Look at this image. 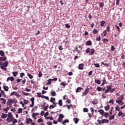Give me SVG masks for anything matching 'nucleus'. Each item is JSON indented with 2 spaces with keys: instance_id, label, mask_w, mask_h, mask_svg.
I'll list each match as a JSON object with an SVG mask.
<instances>
[{
  "instance_id": "obj_1",
  "label": "nucleus",
  "mask_w": 125,
  "mask_h": 125,
  "mask_svg": "<svg viewBox=\"0 0 125 125\" xmlns=\"http://www.w3.org/2000/svg\"><path fill=\"white\" fill-rule=\"evenodd\" d=\"M116 89V87L112 88V85H107L106 89L105 90L104 93H107L110 92V93H112L115 92Z\"/></svg>"
},
{
  "instance_id": "obj_2",
  "label": "nucleus",
  "mask_w": 125,
  "mask_h": 125,
  "mask_svg": "<svg viewBox=\"0 0 125 125\" xmlns=\"http://www.w3.org/2000/svg\"><path fill=\"white\" fill-rule=\"evenodd\" d=\"M95 50L94 49H91L90 47H87L85 49V53L89 54V56H93L94 54Z\"/></svg>"
},
{
  "instance_id": "obj_3",
  "label": "nucleus",
  "mask_w": 125,
  "mask_h": 125,
  "mask_svg": "<svg viewBox=\"0 0 125 125\" xmlns=\"http://www.w3.org/2000/svg\"><path fill=\"white\" fill-rule=\"evenodd\" d=\"M8 117L6 119L7 123H11L14 120V117H13V115L11 112H9L7 115Z\"/></svg>"
},
{
  "instance_id": "obj_4",
  "label": "nucleus",
  "mask_w": 125,
  "mask_h": 125,
  "mask_svg": "<svg viewBox=\"0 0 125 125\" xmlns=\"http://www.w3.org/2000/svg\"><path fill=\"white\" fill-rule=\"evenodd\" d=\"M7 66H8V62L5 61L4 63H2V65L0 66V68L5 72H6L7 71V68L5 67H7Z\"/></svg>"
},
{
  "instance_id": "obj_5",
  "label": "nucleus",
  "mask_w": 125,
  "mask_h": 125,
  "mask_svg": "<svg viewBox=\"0 0 125 125\" xmlns=\"http://www.w3.org/2000/svg\"><path fill=\"white\" fill-rule=\"evenodd\" d=\"M97 122L100 125H101L102 124H108L109 123V121L105 119H102L101 121L100 120V119H98Z\"/></svg>"
},
{
  "instance_id": "obj_6",
  "label": "nucleus",
  "mask_w": 125,
  "mask_h": 125,
  "mask_svg": "<svg viewBox=\"0 0 125 125\" xmlns=\"http://www.w3.org/2000/svg\"><path fill=\"white\" fill-rule=\"evenodd\" d=\"M13 103H14V100L10 99L7 102L6 105H7V106H9L10 108H12Z\"/></svg>"
},
{
  "instance_id": "obj_7",
  "label": "nucleus",
  "mask_w": 125,
  "mask_h": 125,
  "mask_svg": "<svg viewBox=\"0 0 125 125\" xmlns=\"http://www.w3.org/2000/svg\"><path fill=\"white\" fill-rule=\"evenodd\" d=\"M89 92V88L86 87L84 90V91L82 93V97L85 96L87 95V94Z\"/></svg>"
},
{
  "instance_id": "obj_8",
  "label": "nucleus",
  "mask_w": 125,
  "mask_h": 125,
  "mask_svg": "<svg viewBox=\"0 0 125 125\" xmlns=\"http://www.w3.org/2000/svg\"><path fill=\"white\" fill-rule=\"evenodd\" d=\"M0 100L1 104H2L3 105L5 104L6 103V100H5V99L3 98H1L0 99Z\"/></svg>"
},
{
  "instance_id": "obj_9",
  "label": "nucleus",
  "mask_w": 125,
  "mask_h": 125,
  "mask_svg": "<svg viewBox=\"0 0 125 125\" xmlns=\"http://www.w3.org/2000/svg\"><path fill=\"white\" fill-rule=\"evenodd\" d=\"M84 63H80V64H79L78 69L79 70H83L84 69Z\"/></svg>"
},
{
  "instance_id": "obj_10",
  "label": "nucleus",
  "mask_w": 125,
  "mask_h": 125,
  "mask_svg": "<svg viewBox=\"0 0 125 125\" xmlns=\"http://www.w3.org/2000/svg\"><path fill=\"white\" fill-rule=\"evenodd\" d=\"M98 112H99L100 115L102 116V117H101V119H103V117L104 115V111L103 109H99L98 110Z\"/></svg>"
},
{
  "instance_id": "obj_11",
  "label": "nucleus",
  "mask_w": 125,
  "mask_h": 125,
  "mask_svg": "<svg viewBox=\"0 0 125 125\" xmlns=\"http://www.w3.org/2000/svg\"><path fill=\"white\" fill-rule=\"evenodd\" d=\"M85 45L86 46H91L92 45V42L91 40H88V41L85 42Z\"/></svg>"
},
{
  "instance_id": "obj_12",
  "label": "nucleus",
  "mask_w": 125,
  "mask_h": 125,
  "mask_svg": "<svg viewBox=\"0 0 125 125\" xmlns=\"http://www.w3.org/2000/svg\"><path fill=\"white\" fill-rule=\"evenodd\" d=\"M14 80H15L14 77H13V76H11V77H8L7 78L6 81L9 82V81H11V82H13Z\"/></svg>"
},
{
  "instance_id": "obj_13",
  "label": "nucleus",
  "mask_w": 125,
  "mask_h": 125,
  "mask_svg": "<svg viewBox=\"0 0 125 125\" xmlns=\"http://www.w3.org/2000/svg\"><path fill=\"white\" fill-rule=\"evenodd\" d=\"M3 88L5 91H8V90L9 89V87L6 85H5V83L3 84Z\"/></svg>"
},
{
  "instance_id": "obj_14",
  "label": "nucleus",
  "mask_w": 125,
  "mask_h": 125,
  "mask_svg": "<svg viewBox=\"0 0 125 125\" xmlns=\"http://www.w3.org/2000/svg\"><path fill=\"white\" fill-rule=\"evenodd\" d=\"M38 115H40L39 113H33L32 114V117H33L34 120H36L37 119L36 116Z\"/></svg>"
},
{
  "instance_id": "obj_15",
  "label": "nucleus",
  "mask_w": 125,
  "mask_h": 125,
  "mask_svg": "<svg viewBox=\"0 0 125 125\" xmlns=\"http://www.w3.org/2000/svg\"><path fill=\"white\" fill-rule=\"evenodd\" d=\"M116 102L117 104H118L120 105H122L124 104V103H123V101H122V100H117Z\"/></svg>"
},
{
  "instance_id": "obj_16",
  "label": "nucleus",
  "mask_w": 125,
  "mask_h": 125,
  "mask_svg": "<svg viewBox=\"0 0 125 125\" xmlns=\"http://www.w3.org/2000/svg\"><path fill=\"white\" fill-rule=\"evenodd\" d=\"M106 25V23L104 21H101V26L104 27Z\"/></svg>"
},
{
  "instance_id": "obj_17",
  "label": "nucleus",
  "mask_w": 125,
  "mask_h": 125,
  "mask_svg": "<svg viewBox=\"0 0 125 125\" xmlns=\"http://www.w3.org/2000/svg\"><path fill=\"white\" fill-rule=\"evenodd\" d=\"M7 117V114L2 113L1 115V119H5Z\"/></svg>"
},
{
  "instance_id": "obj_18",
  "label": "nucleus",
  "mask_w": 125,
  "mask_h": 125,
  "mask_svg": "<svg viewBox=\"0 0 125 125\" xmlns=\"http://www.w3.org/2000/svg\"><path fill=\"white\" fill-rule=\"evenodd\" d=\"M26 121L27 124H28L29 125H30V124L32 123V119L31 118H26Z\"/></svg>"
},
{
  "instance_id": "obj_19",
  "label": "nucleus",
  "mask_w": 125,
  "mask_h": 125,
  "mask_svg": "<svg viewBox=\"0 0 125 125\" xmlns=\"http://www.w3.org/2000/svg\"><path fill=\"white\" fill-rule=\"evenodd\" d=\"M83 89V88L81 87H78L77 88V89L76 90V93L81 92V90Z\"/></svg>"
},
{
  "instance_id": "obj_20",
  "label": "nucleus",
  "mask_w": 125,
  "mask_h": 125,
  "mask_svg": "<svg viewBox=\"0 0 125 125\" xmlns=\"http://www.w3.org/2000/svg\"><path fill=\"white\" fill-rule=\"evenodd\" d=\"M52 79H49L48 80H47V83H46V84L47 85H50L52 83Z\"/></svg>"
},
{
  "instance_id": "obj_21",
  "label": "nucleus",
  "mask_w": 125,
  "mask_h": 125,
  "mask_svg": "<svg viewBox=\"0 0 125 125\" xmlns=\"http://www.w3.org/2000/svg\"><path fill=\"white\" fill-rule=\"evenodd\" d=\"M92 104H94V105H95V104H98V100L97 99L94 100L92 102Z\"/></svg>"
},
{
  "instance_id": "obj_22",
  "label": "nucleus",
  "mask_w": 125,
  "mask_h": 125,
  "mask_svg": "<svg viewBox=\"0 0 125 125\" xmlns=\"http://www.w3.org/2000/svg\"><path fill=\"white\" fill-rule=\"evenodd\" d=\"M58 104L59 105V106H60V107H62V106L63 105V103H62V100L60 99L59 100Z\"/></svg>"
},
{
  "instance_id": "obj_23",
  "label": "nucleus",
  "mask_w": 125,
  "mask_h": 125,
  "mask_svg": "<svg viewBox=\"0 0 125 125\" xmlns=\"http://www.w3.org/2000/svg\"><path fill=\"white\" fill-rule=\"evenodd\" d=\"M104 6V2H101L99 3V7L101 8H103Z\"/></svg>"
},
{
  "instance_id": "obj_24",
  "label": "nucleus",
  "mask_w": 125,
  "mask_h": 125,
  "mask_svg": "<svg viewBox=\"0 0 125 125\" xmlns=\"http://www.w3.org/2000/svg\"><path fill=\"white\" fill-rule=\"evenodd\" d=\"M73 120L74 121L75 124H77L79 123V119L78 118H74Z\"/></svg>"
},
{
  "instance_id": "obj_25",
  "label": "nucleus",
  "mask_w": 125,
  "mask_h": 125,
  "mask_svg": "<svg viewBox=\"0 0 125 125\" xmlns=\"http://www.w3.org/2000/svg\"><path fill=\"white\" fill-rule=\"evenodd\" d=\"M12 74H13V77H17V75H18V71H13Z\"/></svg>"
},
{
  "instance_id": "obj_26",
  "label": "nucleus",
  "mask_w": 125,
  "mask_h": 125,
  "mask_svg": "<svg viewBox=\"0 0 125 125\" xmlns=\"http://www.w3.org/2000/svg\"><path fill=\"white\" fill-rule=\"evenodd\" d=\"M105 84H107V82H106V80L105 79H104L103 80V83H101V86H103Z\"/></svg>"
},
{
  "instance_id": "obj_27",
  "label": "nucleus",
  "mask_w": 125,
  "mask_h": 125,
  "mask_svg": "<svg viewBox=\"0 0 125 125\" xmlns=\"http://www.w3.org/2000/svg\"><path fill=\"white\" fill-rule=\"evenodd\" d=\"M38 108V106L37 105H35L34 107H33V109H32V112H34L37 111V110Z\"/></svg>"
},
{
  "instance_id": "obj_28",
  "label": "nucleus",
  "mask_w": 125,
  "mask_h": 125,
  "mask_svg": "<svg viewBox=\"0 0 125 125\" xmlns=\"http://www.w3.org/2000/svg\"><path fill=\"white\" fill-rule=\"evenodd\" d=\"M7 58L5 57H0V61H5Z\"/></svg>"
},
{
  "instance_id": "obj_29",
  "label": "nucleus",
  "mask_w": 125,
  "mask_h": 125,
  "mask_svg": "<svg viewBox=\"0 0 125 125\" xmlns=\"http://www.w3.org/2000/svg\"><path fill=\"white\" fill-rule=\"evenodd\" d=\"M50 102H51V103H53L54 102H56V98L51 97Z\"/></svg>"
},
{
  "instance_id": "obj_30",
  "label": "nucleus",
  "mask_w": 125,
  "mask_h": 125,
  "mask_svg": "<svg viewBox=\"0 0 125 125\" xmlns=\"http://www.w3.org/2000/svg\"><path fill=\"white\" fill-rule=\"evenodd\" d=\"M99 33V31L97 29H96L95 28L94 29V30L92 31V33L94 34H97Z\"/></svg>"
},
{
  "instance_id": "obj_31",
  "label": "nucleus",
  "mask_w": 125,
  "mask_h": 125,
  "mask_svg": "<svg viewBox=\"0 0 125 125\" xmlns=\"http://www.w3.org/2000/svg\"><path fill=\"white\" fill-rule=\"evenodd\" d=\"M22 111H23V109H22V108H19L18 109V111L17 112V113L18 114H21V113H22Z\"/></svg>"
},
{
  "instance_id": "obj_32",
  "label": "nucleus",
  "mask_w": 125,
  "mask_h": 125,
  "mask_svg": "<svg viewBox=\"0 0 125 125\" xmlns=\"http://www.w3.org/2000/svg\"><path fill=\"white\" fill-rule=\"evenodd\" d=\"M95 83H97L98 84H100L101 83V82L100 81V80H97V79L95 80Z\"/></svg>"
},
{
  "instance_id": "obj_33",
  "label": "nucleus",
  "mask_w": 125,
  "mask_h": 125,
  "mask_svg": "<svg viewBox=\"0 0 125 125\" xmlns=\"http://www.w3.org/2000/svg\"><path fill=\"white\" fill-rule=\"evenodd\" d=\"M18 92L14 91V92L11 93L10 96H12V95H15V96H16V95H17Z\"/></svg>"
},
{
  "instance_id": "obj_34",
  "label": "nucleus",
  "mask_w": 125,
  "mask_h": 125,
  "mask_svg": "<svg viewBox=\"0 0 125 125\" xmlns=\"http://www.w3.org/2000/svg\"><path fill=\"white\" fill-rule=\"evenodd\" d=\"M51 95L52 96H56V91H51Z\"/></svg>"
},
{
  "instance_id": "obj_35",
  "label": "nucleus",
  "mask_w": 125,
  "mask_h": 125,
  "mask_svg": "<svg viewBox=\"0 0 125 125\" xmlns=\"http://www.w3.org/2000/svg\"><path fill=\"white\" fill-rule=\"evenodd\" d=\"M115 115H112V116H110L109 118V120L111 121L112 120H114L115 119Z\"/></svg>"
},
{
  "instance_id": "obj_36",
  "label": "nucleus",
  "mask_w": 125,
  "mask_h": 125,
  "mask_svg": "<svg viewBox=\"0 0 125 125\" xmlns=\"http://www.w3.org/2000/svg\"><path fill=\"white\" fill-rule=\"evenodd\" d=\"M109 42V40L107 39H105V38H104L103 39V42L104 43H105L106 42Z\"/></svg>"
},
{
  "instance_id": "obj_37",
  "label": "nucleus",
  "mask_w": 125,
  "mask_h": 125,
  "mask_svg": "<svg viewBox=\"0 0 125 125\" xmlns=\"http://www.w3.org/2000/svg\"><path fill=\"white\" fill-rule=\"evenodd\" d=\"M104 108L106 111H108V110L110 108V105L108 104L106 106H104Z\"/></svg>"
},
{
  "instance_id": "obj_38",
  "label": "nucleus",
  "mask_w": 125,
  "mask_h": 125,
  "mask_svg": "<svg viewBox=\"0 0 125 125\" xmlns=\"http://www.w3.org/2000/svg\"><path fill=\"white\" fill-rule=\"evenodd\" d=\"M1 92V95L2 94L3 96V97H5L6 96V95H5V93H4V91L3 90H1L0 91Z\"/></svg>"
},
{
  "instance_id": "obj_39",
  "label": "nucleus",
  "mask_w": 125,
  "mask_h": 125,
  "mask_svg": "<svg viewBox=\"0 0 125 125\" xmlns=\"http://www.w3.org/2000/svg\"><path fill=\"white\" fill-rule=\"evenodd\" d=\"M65 107H67V108L68 109H70L71 108H73V105L72 104H71L70 105H65Z\"/></svg>"
},
{
  "instance_id": "obj_40",
  "label": "nucleus",
  "mask_w": 125,
  "mask_h": 125,
  "mask_svg": "<svg viewBox=\"0 0 125 125\" xmlns=\"http://www.w3.org/2000/svg\"><path fill=\"white\" fill-rule=\"evenodd\" d=\"M0 55H1V56H4V51L0 50Z\"/></svg>"
},
{
  "instance_id": "obj_41",
  "label": "nucleus",
  "mask_w": 125,
  "mask_h": 125,
  "mask_svg": "<svg viewBox=\"0 0 125 125\" xmlns=\"http://www.w3.org/2000/svg\"><path fill=\"white\" fill-rule=\"evenodd\" d=\"M115 49H116V48L114 46H113V45L111 46V51L114 52Z\"/></svg>"
},
{
  "instance_id": "obj_42",
  "label": "nucleus",
  "mask_w": 125,
  "mask_h": 125,
  "mask_svg": "<svg viewBox=\"0 0 125 125\" xmlns=\"http://www.w3.org/2000/svg\"><path fill=\"white\" fill-rule=\"evenodd\" d=\"M42 108L44 111H46L47 109H48V107L44 104L42 105Z\"/></svg>"
},
{
  "instance_id": "obj_43",
  "label": "nucleus",
  "mask_w": 125,
  "mask_h": 125,
  "mask_svg": "<svg viewBox=\"0 0 125 125\" xmlns=\"http://www.w3.org/2000/svg\"><path fill=\"white\" fill-rule=\"evenodd\" d=\"M67 123H69V120L68 119H65L64 121L62 122V124L64 125L65 124H66Z\"/></svg>"
},
{
  "instance_id": "obj_44",
  "label": "nucleus",
  "mask_w": 125,
  "mask_h": 125,
  "mask_svg": "<svg viewBox=\"0 0 125 125\" xmlns=\"http://www.w3.org/2000/svg\"><path fill=\"white\" fill-rule=\"evenodd\" d=\"M90 110H91L92 114L94 115V109L93 107H90Z\"/></svg>"
},
{
  "instance_id": "obj_45",
  "label": "nucleus",
  "mask_w": 125,
  "mask_h": 125,
  "mask_svg": "<svg viewBox=\"0 0 125 125\" xmlns=\"http://www.w3.org/2000/svg\"><path fill=\"white\" fill-rule=\"evenodd\" d=\"M107 104H114V100L113 99H110L108 102H107Z\"/></svg>"
},
{
  "instance_id": "obj_46",
  "label": "nucleus",
  "mask_w": 125,
  "mask_h": 125,
  "mask_svg": "<svg viewBox=\"0 0 125 125\" xmlns=\"http://www.w3.org/2000/svg\"><path fill=\"white\" fill-rule=\"evenodd\" d=\"M102 87L98 86L97 88V90H98V92H101L102 91Z\"/></svg>"
},
{
  "instance_id": "obj_47",
  "label": "nucleus",
  "mask_w": 125,
  "mask_h": 125,
  "mask_svg": "<svg viewBox=\"0 0 125 125\" xmlns=\"http://www.w3.org/2000/svg\"><path fill=\"white\" fill-rule=\"evenodd\" d=\"M34 100H35V99L33 97H32V107H33L34 105Z\"/></svg>"
},
{
  "instance_id": "obj_48",
  "label": "nucleus",
  "mask_w": 125,
  "mask_h": 125,
  "mask_svg": "<svg viewBox=\"0 0 125 125\" xmlns=\"http://www.w3.org/2000/svg\"><path fill=\"white\" fill-rule=\"evenodd\" d=\"M93 65H95V67H96V68L100 67V65H99V63H94Z\"/></svg>"
},
{
  "instance_id": "obj_49",
  "label": "nucleus",
  "mask_w": 125,
  "mask_h": 125,
  "mask_svg": "<svg viewBox=\"0 0 125 125\" xmlns=\"http://www.w3.org/2000/svg\"><path fill=\"white\" fill-rule=\"evenodd\" d=\"M42 76V71H39V73L38 74V77L39 78H41Z\"/></svg>"
},
{
  "instance_id": "obj_50",
  "label": "nucleus",
  "mask_w": 125,
  "mask_h": 125,
  "mask_svg": "<svg viewBox=\"0 0 125 125\" xmlns=\"http://www.w3.org/2000/svg\"><path fill=\"white\" fill-rule=\"evenodd\" d=\"M45 119L46 120H53V117H45Z\"/></svg>"
},
{
  "instance_id": "obj_51",
  "label": "nucleus",
  "mask_w": 125,
  "mask_h": 125,
  "mask_svg": "<svg viewBox=\"0 0 125 125\" xmlns=\"http://www.w3.org/2000/svg\"><path fill=\"white\" fill-rule=\"evenodd\" d=\"M101 37L100 35H99V37L96 39V41H101Z\"/></svg>"
},
{
  "instance_id": "obj_52",
  "label": "nucleus",
  "mask_w": 125,
  "mask_h": 125,
  "mask_svg": "<svg viewBox=\"0 0 125 125\" xmlns=\"http://www.w3.org/2000/svg\"><path fill=\"white\" fill-rule=\"evenodd\" d=\"M103 34H104V37H106V35H107V30H105L103 31Z\"/></svg>"
},
{
  "instance_id": "obj_53",
  "label": "nucleus",
  "mask_w": 125,
  "mask_h": 125,
  "mask_svg": "<svg viewBox=\"0 0 125 125\" xmlns=\"http://www.w3.org/2000/svg\"><path fill=\"white\" fill-rule=\"evenodd\" d=\"M58 49L60 50H63V48L62 45H59L58 46Z\"/></svg>"
},
{
  "instance_id": "obj_54",
  "label": "nucleus",
  "mask_w": 125,
  "mask_h": 125,
  "mask_svg": "<svg viewBox=\"0 0 125 125\" xmlns=\"http://www.w3.org/2000/svg\"><path fill=\"white\" fill-rule=\"evenodd\" d=\"M59 117L62 120L64 117V115L62 114H60Z\"/></svg>"
},
{
  "instance_id": "obj_55",
  "label": "nucleus",
  "mask_w": 125,
  "mask_h": 125,
  "mask_svg": "<svg viewBox=\"0 0 125 125\" xmlns=\"http://www.w3.org/2000/svg\"><path fill=\"white\" fill-rule=\"evenodd\" d=\"M122 115H123V111H120L118 113V116L119 117L122 116Z\"/></svg>"
},
{
  "instance_id": "obj_56",
  "label": "nucleus",
  "mask_w": 125,
  "mask_h": 125,
  "mask_svg": "<svg viewBox=\"0 0 125 125\" xmlns=\"http://www.w3.org/2000/svg\"><path fill=\"white\" fill-rule=\"evenodd\" d=\"M75 51H77L78 53H80V51L78 50V48L77 46L75 47Z\"/></svg>"
},
{
  "instance_id": "obj_57",
  "label": "nucleus",
  "mask_w": 125,
  "mask_h": 125,
  "mask_svg": "<svg viewBox=\"0 0 125 125\" xmlns=\"http://www.w3.org/2000/svg\"><path fill=\"white\" fill-rule=\"evenodd\" d=\"M83 111L84 112H87L88 111V109L86 107H84L83 109Z\"/></svg>"
},
{
  "instance_id": "obj_58",
  "label": "nucleus",
  "mask_w": 125,
  "mask_h": 125,
  "mask_svg": "<svg viewBox=\"0 0 125 125\" xmlns=\"http://www.w3.org/2000/svg\"><path fill=\"white\" fill-rule=\"evenodd\" d=\"M89 20L91 21L93 18V16H91V14H89L88 15Z\"/></svg>"
},
{
  "instance_id": "obj_59",
  "label": "nucleus",
  "mask_w": 125,
  "mask_h": 125,
  "mask_svg": "<svg viewBox=\"0 0 125 125\" xmlns=\"http://www.w3.org/2000/svg\"><path fill=\"white\" fill-rule=\"evenodd\" d=\"M115 109L116 110V111H120V108L119 107V106H116V107H115Z\"/></svg>"
},
{
  "instance_id": "obj_60",
  "label": "nucleus",
  "mask_w": 125,
  "mask_h": 125,
  "mask_svg": "<svg viewBox=\"0 0 125 125\" xmlns=\"http://www.w3.org/2000/svg\"><path fill=\"white\" fill-rule=\"evenodd\" d=\"M115 27H116V29H117L118 31L119 32H121V30H120V27H119V26L116 25Z\"/></svg>"
},
{
  "instance_id": "obj_61",
  "label": "nucleus",
  "mask_w": 125,
  "mask_h": 125,
  "mask_svg": "<svg viewBox=\"0 0 125 125\" xmlns=\"http://www.w3.org/2000/svg\"><path fill=\"white\" fill-rule=\"evenodd\" d=\"M109 113H105L104 112V115L105 117H107L108 116Z\"/></svg>"
},
{
  "instance_id": "obj_62",
  "label": "nucleus",
  "mask_w": 125,
  "mask_h": 125,
  "mask_svg": "<svg viewBox=\"0 0 125 125\" xmlns=\"http://www.w3.org/2000/svg\"><path fill=\"white\" fill-rule=\"evenodd\" d=\"M65 28H67V29H69L70 28V24L67 23L65 24Z\"/></svg>"
},
{
  "instance_id": "obj_63",
  "label": "nucleus",
  "mask_w": 125,
  "mask_h": 125,
  "mask_svg": "<svg viewBox=\"0 0 125 125\" xmlns=\"http://www.w3.org/2000/svg\"><path fill=\"white\" fill-rule=\"evenodd\" d=\"M66 85V83H63V82L61 83H60V85H62V86H65Z\"/></svg>"
},
{
  "instance_id": "obj_64",
  "label": "nucleus",
  "mask_w": 125,
  "mask_h": 125,
  "mask_svg": "<svg viewBox=\"0 0 125 125\" xmlns=\"http://www.w3.org/2000/svg\"><path fill=\"white\" fill-rule=\"evenodd\" d=\"M17 123V119H13L12 121V123L13 124H16Z\"/></svg>"
}]
</instances>
